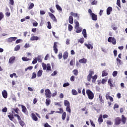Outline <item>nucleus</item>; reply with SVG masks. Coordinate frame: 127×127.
<instances>
[{"mask_svg": "<svg viewBox=\"0 0 127 127\" xmlns=\"http://www.w3.org/2000/svg\"><path fill=\"white\" fill-rule=\"evenodd\" d=\"M37 61H38V62H39L40 63H41V62H42V59H41V56H38L37 57Z\"/></svg>", "mask_w": 127, "mask_h": 127, "instance_id": "43", "label": "nucleus"}, {"mask_svg": "<svg viewBox=\"0 0 127 127\" xmlns=\"http://www.w3.org/2000/svg\"><path fill=\"white\" fill-rule=\"evenodd\" d=\"M19 106H21V108H22V112L23 113H24V114H25V113H26V112H27V109H26V107L22 105H19Z\"/></svg>", "mask_w": 127, "mask_h": 127, "instance_id": "19", "label": "nucleus"}, {"mask_svg": "<svg viewBox=\"0 0 127 127\" xmlns=\"http://www.w3.org/2000/svg\"><path fill=\"white\" fill-rule=\"evenodd\" d=\"M107 125H108L109 126H112V121L108 120L106 122Z\"/></svg>", "mask_w": 127, "mask_h": 127, "instance_id": "64", "label": "nucleus"}, {"mask_svg": "<svg viewBox=\"0 0 127 127\" xmlns=\"http://www.w3.org/2000/svg\"><path fill=\"white\" fill-rule=\"evenodd\" d=\"M45 95L46 96V98H48L49 99H51V97L52 96V93L50 91V89H47L45 90Z\"/></svg>", "mask_w": 127, "mask_h": 127, "instance_id": "4", "label": "nucleus"}, {"mask_svg": "<svg viewBox=\"0 0 127 127\" xmlns=\"http://www.w3.org/2000/svg\"><path fill=\"white\" fill-rule=\"evenodd\" d=\"M14 117L17 118V119L18 121V123L21 126L23 127L24 126H25V123H24V122L23 121H22L21 120V118L20 117V116L19 115H18V114H14Z\"/></svg>", "mask_w": 127, "mask_h": 127, "instance_id": "3", "label": "nucleus"}, {"mask_svg": "<svg viewBox=\"0 0 127 127\" xmlns=\"http://www.w3.org/2000/svg\"><path fill=\"white\" fill-rule=\"evenodd\" d=\"M72 73H73L74 75H75V76H78V70L77 69H74L72 71Z\"/></svg>", "mask_w": 127, "mask_h": 127, "instance_id": "42", "label": "nucleus"}, {"mask_svg": "<svg viewBox=\"0 0 127 127\" xmlns=\"http://www.w3.org/2000/svg\"><path fill=\"white\" fill-rule=\"evenodd\" d=\"M57 73H58V71H57V70H55L54 71L53 73L51 74V76H55V75H56Z\"/></svg>", "mask_w": 127, "mask_h": 127, "instance_id": "63", "label": "nucleus"}, {"mask_svg": "<svg viewBox=\"0 0 127 127\" xmlns=\"http://www.w3.org/2000/svg\"><path fill=\"white\" fill-rule=\"evenodd\" d=\"M111 11H113V8L111 6L108 7L107 9V14L110 15Z\"/></svg>", "mask_w": 127, "mask_h": 127, "instance_id": "17", "label": "nucleus"}, {"mask_svg": "<svg viewBox=\"0 0 127 127\" xmlns=\"http://www.w3.org/2000/svg\"><path fill=\"white\" fill-rule=\"evenodd\" d=\"M99 98L100 102H101V103H102V104H104V103H105V101H104V99H103V97L101 94L99 95Z\"/></svg>", "mask_w": 127, "mask_h": 127, "instance_id": "35", "label": "nucleus"}, {"mask_svg": "<svg viewBox=\"0 0 127 127\" xmlns=\"http://www.w3.org/2000/svg\"><path fill=\"white\" fill-rule=\"evenodd\" d=\"M19 49H20V45H17L14 48V51H18V50H19Z\"/></svg>", "mask_w": 127, "mask_h": 127, "instance_id": "41", "label": "nucleus"}, {"mask_svg": "<svg viewBox=\"0 0 127 127\" xmlns=\"http://www.w3.org/2000/svg\"><path fill=\"white\" fill-rule=\"evenodd\" d=\"M111 94L110 92H107V93L106 94V100H109V98L111 97V96H110V95Z\"/></svg>", "mask_w": 127, "mask_h": 127, "instance_id": "48", "label": "nucleus"}, {"mask_svg": "<svg viewBox=\"0 0 127 127\" xmlns=\"http://www.w3.org/2000/svg\"><path fill=\"white\" fill-rule=\"evenodd\" d=\"M17 39V38L16 37H10L7 39V42L10 43L12 42L13 41H15Z\"/></svg>", "mask_w": 127, "mask_h": 127, "instance_id": "12", "label": "nucleus"}, {"mask_svg": "<svg viewBox=\"0 0 127 127\" xmlns=\"http://www.w3.org/2000/svg\"><path fill=\"white\" fill-rule=\"evenodd\" d=\"M64 105L65 107H69L70 106V102L68 100H65L64 101Z\"/></svg>", "mask_w": 127, "mask_h": 127, "instance_id": "26", "label": "nucleus"}, {"mask_svg": "<svg viewBox=\"0 0 127 127\" xmlns=\"http://www.w3.org/2000/svg\"><path fill=\"white\" fill-rule=\"evenodd\" d=\"M42 73H43V71L42 70H39L37 72L38 77H41L42 76Z\"/></svg>", "mask_w": 127, "mask_h": 127, "instance_id": "31", "label": "nucleus"}, {"mask_svg": "<svg viewBox=\"0 0 127 127\" xmlns=\"http://www.w3.org/2000/svg\"><path fill=\"white\" fill-rule=\"evenodd\" d=\"M15 60V57L12 56L10 57V59H9V63H10V64H12V63L14 62Z\"/></svg>", "mask_w": 127, "mask_h": 127, "instance_id": "21", "label": "nucleus"}, {"mask_svg": "<svg viewBox=\"0 0 127 127\" xmlns=\"http://www.w3.org/2000/svg\"><path fill=\"white\" fill-rule=\"evenodd\" d=\"M2 112L3 113H6V112H7V108L6 107H4L3 109H2Z\"/></svg>", "mask_w": 127, "mask_h": 127, "instance_id": "62", "label": "nucleus"}, {"mask_svg": "<svg viewBox=\"0 0 127 127\" xmlns=\"http://www.w3.org/2000/svg\"><path fill=\"white\" fill-rule=\"evenodd\" d=\"M59 110H60V111L56 112V114H62V113H64V110H63V109L60 108Z\"/></svg>", "mask_w": 127, "mask_h": 127, "instance_id": "40", "label": "nucleus"}, {"mask_svg": "<svg viewBox=\"0 0 127 127\" xmlns=\"http://www.w3.org/2000/svg\"><path fill=\"white\" fill-rule=\"evenodd\" d=\"M118 75V71H114L113 72V77H117V75Z\"/></svg>", "mask_w": 127, "mask_h": 127, "instance_id": "57", "label": "nucleus"}, {"mask_svg": "<svg viewBox=\"0 0 127 127\" xmlns=\"http://www.w3.org/2000/svg\"><path fill=\"white\" fill-rule=\"evenodd\" d=\"M69 54L67 52H64V53L63 54V59L64 60H66L68 58Z\"/></svg>", "mask_w": 127, "mask_h": 127, "instance_id": "23", "label": "nucleus"}, {"mask_svg": "<svg viewBox=\"0 0 127 127\" xmlns=\"http://www.w3.org/2000/svg\"><path fill=\"white\" fill-rule=\"evenodd\" d=\"M66 111L68 112L69 114H71V107L70 106H67L66 107Z\"/></svg>", "mask_w": 127, "mask_h": 127, "instance_id": "39", "label": "nucleus"}, {"mask_svg": "<svg viewBox=\"0 0 127 127\" xmlns=\"http://www.w3.org/2000/svg\"><path fill=\"white\" fill-rule=\"evenodd\" d=\"M9 4L13 5L14 4V1L13 0H9Z\"/></svg>", "mask_w": 127, "mask_h": 127, "instance_id": "60", "label": "nucleus"}, {"mask_svg": "<svg viewBox=\"0 0 127 127\" xmlns=\"http://www.w3.org/2000/svg\"><path fill=\"white\" fill-rule=\"evenodd\" d=\"M108 42H110L113 44V45H116L117 44V41L116 39L113 37H109L108 38Z\"/></svg>", "mask_w": 127, "mask_h": 127, "instance_id": "5", "label": "nucleus"}, {"mask_svg": "<svg viewBox=\"0 0 127 127\" xmlns=\"http://www.w3.org/2000/svg\"><path fill=\"white\" fill-rule=\"evenodd\" d=\"M86 93L89 100H93V99H94V93L92 91H91V90L90 89L86 90Z\"/></svg>", "mask_w": 127, "mask_h": 127, "instance_id": "2", "label": "nucleus"}, {"mask_svg": "<svg viewBox=\"0 0 127 127\" xmlns=\"http://www.w3.org/2000/svg\"><path fill=\"white\" fill-rule=\"evenodd\" d=\"M22 60H23V61L27 62L30 61V59H29L26 57H24L22 58Z\"/></svg>", "mask_w": 127, "mask_h": 127, "instance_id": "37", "label": "nucleus"}, {"mask_svg": "<svg viewBox=\"0 0 127 127\" xmlns=\"http://www.w3.org/2000/svg\"><path fill=\"white\" fill-rule=\"evenodd\" d=\"M68 31H72L73 30V26L71 24H68Z\"/></svg>", "mask_w": 127, "mask_h": 127, "instance_id": "45", "label": "nucleus"}, {"mask_svg": "<svg viewBox=\"0 0 127 127\" xmlns=\"http://www.w3.org/2000/svg\"><path fill=\"white\" fill-rule=\"evenodd\" d=\"M56 7L57 8V9H58V10H61V11L62 10V8L60 7V5H59V4L56 5Z\"/></svg>", "mask_w": 127, "mask_h": 127, "instance_id": "51", "label": "nucleus"}, {"mask_svg": "<svg viewBox=\"0 0 127 127\" xmlns=\"http://www.w3.org/2000/svg\"><path fill=\"white\" fill-rule=\"evenodd\" d=\"M4 16V15H3L2 12H0V20H1V19H2V18H3Z\"/></svg>", "mask_w": 127, "mask_h": 127, "instance_id": "55", "label": "nucleus"}, {"mask_svg": "<svg viewBox=\"0 0 127 127\" xmlns=\"http://www.w3.org/2000/svg\"><path fill=\"white\" fill-rule=\"evenodd\" d=\"M117 4L118 5V6H119V7H122L121 6V0H117Z\"/></svg>", "mask_w": 127, "mask_h": 127, "instance_id": "58", "label": "nucleus"}, {"mask_svg": "<svg viewBox=\"0 0 127 127\" xmlns=\"http://www.w3.org/2000/svg\"><path fill=\"white\" fill-rule=\"evenodd\" d=\"M70 15H71L70 16H73L74 17H77L76 19H77V20H80V16H79L78 13H74L73 12H70Z\"/></svg>", "mask_w": 127, "mask_h": 127, "instance_id": "11", "label": "nucleus"}, {"mask_svg": "<svg viewBox=\"0 0 127 127\" xmlns=\"http://www.w3.org/2000/svg\"><path fill=\"white\" fill-rule=\"evenodd\" d=\"M58 46H57V42H55L54 43L53 49H54V51L56 54H57V53H58Z\"/></svg>", "mask_w": 127, "mask_h": 127, "instance_id": "7", "label": "nucleus"}, {"mask_svg": "<svg viewBox=\"0 0 127 127\" xmlns=\"http://www.w3.org/2000/svg\"><path fill=\"white\" fill-rule=\"evenodd\" d=\"M47 70L48 71H51V66L50 65V64H47Z\"/></svg>", "mask_w": 127, "mask_h": 127, "instance_id": "50", "label": "nucleus"}, {"mask_svg": "<svg viewBox=\"0 0 127 127\" xmlns=\"http://www.w3.org/2000/svg\"><path fill=\"white\" fill-rule=\"evenodd\" d=\"M121 122L123 125H126V123H127V118L124 115H122Z\"/></svg>", "mask_w": 127, "mask_h": 127, "instance_id": "14", "label": "nucleus"}, {"mask_svg": "<svg viewBox=\"0 0 127 127\" xmlns=\"http://www.w3.org/2000/svg\"><path fill=\"white\" fill-rule=\"evenodd\" d=\"M98 122L101 124V123H103V115H100L99 118H98Z\"/></svg>", "mask_w": 127, "mask_h": 127, "instance_id": "34", "label": "nucleus"}, {"mask_svg": "<svg viewBox=\"0 0 127 127\" xmlns=\"http://www.w3.org/2000/svg\"><path fill=\"white\" fill-rule=\"evenodd\" d=\"M49 15L51 17V19L53 20V21L57 22V19H56V17H55L54 14H52L51 12H49Z\"/></svg>", "mask_w": 127, "mask_h": 127, "instance_id": "8", "label": "nucleus"}, {"mask_svg": "<svg viewBox=\"0 0 127 127\" xmlns=\"http://www.w3.org/2000/svg\"><path fill=\"white\" fill-rule=\"evenodd\" d=\"M68 21L69 23H70V24H73V23H74V19L73 18L72 16L70 15L69 16Z\"/></svg>", "mask_w": 127, "mask_h": 127, "instance_id": "20", "label": "nucleus"}, {"mask_svg": "<svg viewBox=\"0 0 127 127\" xmlns=\"http://www.w3.org/2000/svg\"><path fill=\"white\" fill-rule=\"evenodd\" d=\"M13 110L16 114H19L18 112L19 111V109H18V108L16 107V108L14 109Z\"/></svg>", "mask_w": 127, "mask_h": 127, "instance_id": "59", "label": "nucleus"}, {"mask_svg": "<svg viewBox=\"0 0 127 127\" xmlns=\"http://www.w3.org/2000/svg\"><path fill=\"white\" fill-rule=\"evenodd\" d=\"M34 7V3H31L29 6V7H28V9L30 10V9H32V8Z\"/></svg>", "mask_w": 127, "mask_h": 127, "instance_id": "38", "label": "nucleus"}, {"mask_svg": "<svg viewBox=\"0 0 127 127\" xmlns=\"http://www.w3.org/2000/svg\"><path fill=\"white\" fill-rule=\"evenodd\" d=\"M36 78V73L33 72L32 73V76L31 77V79H35Z\"/></svg>", "mask_w": 127, "mask_h": 127, "instance_id": "56", "label": "nucleus"}, {"mask_svg": "<svg viewBox=\"0 0 127 127\" xmlns=\"http://www.w3.org/2000/svg\"><path fill=\"white\" fill-rule=\"evenodd\" d=\"M90 16L92 17V20H98V16L96 15L95 13H93V14H92Z\"/></svg>", "mask_w": 127, "mask_h": 127, "instance_id": "18", "label": "nucleus"}, {"mask_svg": "<svg viewBox=\"0 0 127 127\" xmlns=\"http://www.w3.org/2000/svg\"><path fill=\"white\" fill-rule=\"evenodd\" d=\"M2 95L4 99H6V98H7V92H6V90H3L2 91Z\"/></svg>", "mask_w": 127, "mask_h": 127, "instance_id": "16", "label": "nucleus"}, {"mask_svg": "<svg viewBox=\"0 0 127 127\" xmlns=\"http://www.w3.org/2000/svg\"><path fill=\"white\" fill-rule=\"evenodd\" d=\"M32 64H36L37 63V58H35L34 60L32 61Z\"/></svg>", "mask_w": 127, "mask_h": 127, "instance_id": "54", "label": "nucleus"}, {"mask_svg": "<svg viewBox=\"0 0 127 127\" xmlns=\"http://www.w3.org/2000/svg\"><path fill=\"white\" fill-rule=\"evenodd\" d=\"M8 117L9 118L10 121H13V119H14L13 114H11V113H9V115H8Z\"/></svg>", "mask_w": 127, "mask_h": 127, "instance_id": "25", "label": "nucleus"}, {"mask_svg": "<svg viewBox=\"0 0 127 127\" xmlns=\"http://www.w3.org/2000/svg\"><path fill=\"white\" fill-rule=\"evenodd\" d=\"M70 81L71 82H74V81H75V76L74 75L70 77Z\"/></svg>", "mask_w": 127, "mask_h": 127, "instance_id": "61", "label": "nucleus"}, {"mask_svg": "<svg viewBox=\"0 0 127 127\" xmlns=\"http://www.w3.org/2000/svg\"><path fill=\"white\" fill-rule=\"evenodd\" d=\"M94 71L92 70H90L89 71V74L87 76V81L88 82H91V79L92 83H96V81L97 79L98 78V75L95 74L93 76V75H94Z\"/></svg>", "mask_w": 127, "mask_h": 127, "instance_id": "1", "label": "nucleus"}, {"mask_svg": "<svg viewBox=\"0 0 127 127\" xmlns=\"http://www.w3.org/2000/svg\"><path fill=\"white\" fill-rule=\"evenodd\" d=\"M79 63H83V64H86L87 63V59L83 58L79 60Z\"/></svg>", "mask_w": 127, "mask_h": 127, "instance_id": "24", "label": "nucleus"}, {"mask_svg": "<svg viewBox=\"0 0 127 127\" xmlns=\"http://www.w3.org/2000/svg\"><path fill=\"white\" fill-rule=\"evenodd\" d=\"M85 46L88 48V49H93V47L91 44H85Z\"/></svg>", "mask_w": 127, "mask_h": 127, "instance_id": "28", "label": "nucleus"}, {"mask_svg": "<svg viewBox=\"0 0 127 127\" xmlns=\"http://www.w3.org/2000/svg\"><path fill=\"white\" fill-rule=\"evenodd\" d=\"M75 25L74 26L75 28H77L78 27H79L80 24L79 23V22H78V21H75Z\"/></svg>", "mask_w": 127, "mask_h": 127, "instance_id": "47", "label": "nucleus"}, {"mask_svg": "<svg viewBox=\"0 0 127 127\" xmlns=\"http://www.w3.org/2000/svg\"><path fill=\"white\" fill-rule=\"evenodd\" d=\"M68 86H70V83H69V82L64 83L63 84V87H64V88L65 87H68Z\"/></svg>", "mask_w": 127, "mask_h": 127, "instance_id": "53", "label": "nucleus"}, {"mask_svg": "<svg viewBox=\"0 0 127 127\" xmlns=\"http://www.w3.org/2000/svg\"><path fill=\"white\" fill-rule=\"evenodd\" d=\"M49 15L51 17V19L53 20V21L57 22V19H56V17H55L54 14H52L51 12H49Z\"/></svg>", "mask_w": 127, "mask_h": 127, "instance_id": "9", "label": "nucleus"}, {"mask_svg": "<svg viewBox=\"0 0 127 127\" xmlns=\"http://www.w3.org/2000/svg\"><path fill=\"white\" fill-rule=\"evenodd\" d=\"M62 119L63 121H65V119H66V112H64L63 113Z\"/></svg>", "mask_w": 127, "mask_h": 127, "instance_id": "36", "label": "nucleus"}, {"mask_svg": "<svg viewBox=\"0 0 127 127\" xmlns=\"http://www.w3.org/2000/svg\"><path fill=\"white\" fill-rule=\"evenodd\" d=\"M51 104V100L49 98H47L46 100V105L48 106Z\"/></svg>", "mask_w": 127, "mask_h": 127, "instance_id": "27", "label": "nucleus"}, {"mask_svg": "<svg viewBox=\"0 0 127 127\" xmlns=\"http://www.w3.org/2000/svg\"><path fill=\"white\" fill-rule=\"evenodd\" d=\"M76 33H80L82 32V29L80 28L79 27L76 28Z\"/></svg>", "mask_w": 127, "mask_h": 127, "instance_id": "46", "label": "nucleus"}, {"mask_svg": "<svg viewBox=\"0 0 127 127\" xmlns=\"http://www.w3.org/2000/svg\"><path fill=\"white\" fill-rule=\"evenodd\" d=\"M42 67L43 70H46V69H47V65L46 64H44V63H42Z\"/></svg>", "mask_w": 127, "mask_h": 127, "instance_id": "49", "label": "nucleus"}, {"mask_svg": "<svg viewBox=\"0 0 127 127\" xmlns=\"http://www.w3.org/2000/svg\"><path fill=\"white\" fill-rule=\"evenodd\" d=\"M47 23H48L47 28L49 29H51L52 28V26H51V23L50 22V21H48Z\"/></svg>", "mask_w": 127, "mask_h": 127, "instance_id": "44", "label": "nucleus"}, {"mask_svg": "<svg viewBox=\"0 0 127 127\" xmlns=\"http://www.w3.org/2000/svg\"><path fill=\"white\" fill-rule=\"evenodd\" d=\"M121 122L122 119L120 117H117L115 118V125H116V126H119V125H121Z\"/></svg>", "mask_w": 127, "mask_h": 127, "instance_id": "6", "label": "nucleus"}, {"mask_svg": "<svg viewBox=\"0 0 127 127\" xmlns=\"http://www.w3.org/2000/svg\"><path fill=\"white\" fill-rule=\"evenodd\" d=\"M49 15L51 17V19L53 20V21L57 22V19H56V17H55L54 14H52L51 12H49Z\"/></svg>", "mask_w": 127, "mask_h": 127, "instance_id": "10", "label": "nucleus"}, {"mask_svg": "<svg viewBox=\"0 0 127 127\" xmlns=\"http://www.w3.org/2000/svg\"><path fill=\"white\" fill-rule=\"evenodd\" d=\"M31 117L32 120H33V121H35V122H37V121H38V118L34 113L31 114Z\"/></svg>", "mask_w": 127, "mask_h": 127, "instance_id": "15", "label": "nucleus"}, {"mask_svg": "<svg viewBox=\"0 0 127 127\" xmlns=\"http://www.w3.org/2000/svg\"><path fill=\"white\" fill-rule=\"evenodd\" d=\"M106 76H108V72H106V70H105L102 72V77H105Z\"/></svg>", "mask_w": 127, "mask_h": 127, "instance_id": "33", "label": "nucleus"}, {"mask_svg": "<svg viewBox=\"0 0 127 127\" xmlns=\"http://www.w3.org/2000/svg\"><path fill=\"white\" fill-rule=\"evenodd\" d=\"M82 34H83L84 38H86V37H87V31L86 30V29H83L82 31Z\"/></svg>", "mask_w": 127, "mask_h": 127, "instance_id": "30", "label": "nucleus"}, {"mask_svg": "<svg viewBox=\"0 0 127 127\" xmlns=\"http://www.w3.org/2000/svg\"><path fill=\"white\" fill-rule=\"evenodd\" d=\"M6 10L7 12L5 13V14L6 16H7V17H9V16H10V12H9V9H8V8H6Z\"/></svg>", "mask_w": 127, "mask_h": 127, "instance_id": "29", "label": "nucleus"}, {"mask_svg": "<svg viewBox=\"0 0 127 127\" xmlns=\"http://www.w3.org/2000/svg\"><path fill=\"white\" fill-rule=\"evenodd\" d=\"M84 38H81L79 40L78 42H80V43H81V44H83V43H84Z\"/></svg>", "mask_w": 127, "mask_h": 127, "instance_id": "52", "label": "nucleus"}, {"mask_svg": "<svg viewBox=\"0 0 127 127\" xmlns=\"http://www.w3.org/2000/svg\"><path fill=\"white\" fill-rule=\"evenodd\" d=\"M108 83L109 86H110L111 89H113L114 88V84H113V79L110 78L108 80Z\"/></svg>", "mask_w": 127, "mask_h": 127, "instance_id": "13", "label": "nucleus"}, {"mask_svg": "<svg viewBox=\"0 0 127 127\" xmlns=\"http://www.w3.org/2000/svg\"><path fill=\"white\" fill-rule=\"evenodd\" d=\"M71 93L73 96H76V95H78V92H77V91L75 89H72L71 90Z\"/></svg>", "mask_w": 127, "mask_h": 127, "instance_id": "32", "label": "nucleus"}, {"mask_svg": "<svg viewBox=\"0 0 127 127\" xmlns=\"http://www.w3.org/2000/svg\"><path fill=\"white\" fill-rule=\"evenodd\" d=\"M38 39H39V38L38 37L35 36H32L30 39L31 41H34V40L37 41V40H38Z\"/></svg>", "mask_w": 127, "mask_h": 127, "instance_id": "22", "label": "nucleus"}]
</instances>
